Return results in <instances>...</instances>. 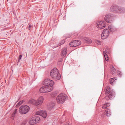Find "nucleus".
I'll return each instance as SVG.
<instances>
[{
    "instance_id": "nucleus-32",
    "label": "nucleus",
    "mask_w": 125,
    "mask_h": 125,
    "mask_svg": "<svg viewBox=\"0 0 125 125\" xmlns=\"http://www.w3.org/2000/svg\"><path fill=\"white\" fill-rule=\"evenodd\" d=\"M14 114H12L11 117V118L12 119H14Z\"/></svg>"
},
{
    "instance_id": "nucleus-33",
    "label": "nucleus",
    "mask_w": 125,
    "mask_h": 125,
    "mask_svg": "<svg viewBox=\"0 0 125 125\" xmlns=\"http://www.w3.org/2000/svg\"><path fill=\"white\" fill-rule=\"evenodd\" d=\"M107 107V106H106L105 104H104V105L103 106H102V108L103 109H105Z\"/></svg>"
},
{
    "instance_id": "nucleus-30",
    "label": "nucleus",
    "mask_w": 125,
    "mask_h": 125,
    "mask_svg": "<svg viewBox=\"0 0 125 125\" xmlns=\"http://www.w3.org/2000/svg\"><path fill=\"white\" fill-rule=\"evenodd\" d=\"M105 104L106 106H107V107H108L110 105V103H105Z\"/></svg>"
},
{
    "instance_id": "nucleus-29",
    "label": "nucleus",
    "mask_w": 125,
    "mask_h": 125,
    "mask_svg": "<svg viewBox=\"0 0 125 125\" xmlns=\"http://www.w3.org/2000/svg\"><path fill=\"white\" fill-rule=\"evenodd\" d=\"M95 42L98 45L100 44L101 43V42L97 40Z\"/></svg>"
},
{
    "instance_id": "nucleus-21",
    "label": "nucleus",
    "mask_w": 125,
    "mask_h": 125,
    "mask_svg": "<svg viewBox=\"0 0 125 125\" xmlns=\"http://www.w3.org/2000/svg\"><path fill=\"white\" fill-rule=\"evenodd\" d=\"M63 60V59L62 58H60L58 60L57 62V65L58 66H60L62 65Z\"/></svg>"
},
{
    "instance_id": "nucleus-12",
    "label": "nucleus",
    "mask_w": 125,
    "mask_h": 125,
    "mask_svg": "<svg viewBox=\"0 0 125 125\" xmlns=\"http://www.w3.org/2000/svg\"><path fill=\"white\" fill-rule=\"evenodd\" d=\"M106 25L105 22L104 21H101L97 23V28L102 29L104 28Z\"/></svg>"
},
{
    "instance_id": "nucleus-23",
    "label": "nucleus",
    "mask_w": 125,
    "mask_h": 125,
    "mask_svg": "<svg viewBox=\"0 0 125 125\" xmlns=\"http://www.w3.org/2000/svg\"><path fill=\"white\" fill-rule=\"evenodd\" d=\"M104 55L106 60L107 61H108L109 60L108 57V56L107 54L105 53V51L103 52Z\"/></svg>"
},
{
    "instance_id": "nucleus-7",
    "label": "nucleus",
    "mask_w": 125,
    "mask_h": 125,
    "mask_svg": "<svg viewBox=\"0 0 125 125\" xmlns=\"http://www.w3.org/2000/svg\"><path fill=\"white\" fill-rule=\"evenodd\" d=\"M43 98L42 96H41L37 100H32L31 101L32 104L35 105H39L41 104L43 101Z\"/></svg>"
},
{
    "instance_id": "nucleus-28",
    "label": "nucleus",
    "mask_w": 125,
    "mask_h": 125,
    "mask_svg": "<svg viewBox=\"0 0 125 125\" xmlns=\"http://www.w3.org/2000/svg\"><path fill=\"white\" fill-rule=\"evenodd\" d=\"M111 70H115V69L114 67L113 66L111 65L110 66Z\"/></svg>"
},
{
    "instance_id": "nucleus-6",
    "label": "nucleus",
    "mask_w": 125,
    "mask_h": 125,
    "mask_svg": "<svg viewBox=\"0 0 125 125\" xmlns=\"http://www.w3.org/2000/svg\"><path fill=\"white\" fill-rule=\"evenodd\" d=\"M114 18V15L111 13H108L104 17L105 21L108 23H111L113 22Z\"/></svg>"
},
{
    "instance_id": "nucleus-4",
    "label": "nucleus",
    "mask_w": 125,
    "mask_h": 125,
    "mask_svg": "<svg viewBox=\"0 0 125 125\" xmlns=\"http://www.w3.org/2000/svg\"><path fill=\"white\" fill-rule=\"evenodd\" d=\"M105 93L106 94H109L108 97L109 99H111L114 97L115 92L113 90H111L109 86H108L107 87L105 91Z\"/></svg>"
},
{
    "instance_id": "nucleus-18",
    "label": "nucleus",
    "mask_w": 125,
    "mask_h": 125,
    "mask_svg": "<svg viewBox=\"0 0 125 125\" xmlns=\"http://www.w3.org/2000/svg\"><path fill=\"white\" fill-rule=\"evenodd\" d=\"M125 12V8L121 7H119L117 13H121Z\"/></svg>"
},
{
    "instance_id": "nucleus-22",
    "label": "nucleus",
    "mask_w": 125,
    "mask_h": 125,
    "mask_svg": "<svg viewBox=\"0 0 125 125\" xmlns=\"http://www.w3.org/2000/svg\"><path fill=\"white\" fill-rule=\"evenodd\" d=\"M55 105V103L53 102H51L49 104V108L50 109L53 108Z\"/></svg>"
},
{
    "instance_id": "nucleus-19",
    "label": "nucleus",
    "mask_w": 125,
    "mask_h": 125,
    "mask_svg": "<svg viewBox=\"0 0 125 125\" xmlns=\"http://www.w3.org/2000/svg\"><path fill=\"white\" fill-rule=\"evenodd\" d=\"M116 80V77H115L111 78L109 80V83L111 85H113L115 83V81Z\"/></svg>"
},
{
    "instance_id": "nucleus-11",
    "label": "nucleus",
    "mask_w": 125,
    "mask_h": 125,
    "mask_svg": "<svg viewBox=\"0 0 125 125\" xmlns=\"http://www.w3.org/2000/svg\"><path fill=\"white\" fill-rule=\"evenodd\" d=\"M40 120V117L38 116H34L32 117L29 123L30 125H34L37 123Z\"/></svg>"
},
{
    "instance_id": "nucleus-36",
    "label": "nucleus",
    "mask_w": 125,
    "mask_h": 125,
    "mask_svg": "<svg viewBox=\"0 0 125 125\" xmlns=\"http://www.w3.org/2000/svg\"><path fill=\"white\" fill-rule=\"evenodd\" d=\"M105 52L109 54L110 53V52L109 51H107V50H105Z\"/></svg>"
},
{
    "instance_id": "nucleus-37",
    "label": "nucleus",
    "mask_w": 125,
    "mask_h": 125,
    "mask_svg": "<svg viewBox=\"0 0 125 125\" xmlns=\"http://www.w3.org/2000/svg\"><path fill=\"white\" fill-rule=\"evenodd\" d=\"M16 113V111H14L13 114H14V115Z\"/></svg>"
},
{
    "instance_id": "nucleus-3",
    "label": "nucleus",
    "mask_w": 125,
    "mask_h": 125,
    "mask_svg": "<svg viewBox=\"0 0 125 125\" xmlns=\"http://www.w3.org/2000/svg\"><path fill=\"white\" fill-rule=\"evenodd\" d=\"M30 108L26 105H22L20 106L19 108L20 113L21 114H24L27 113L29 111Z\"/></svg>"
},
{
    "instance_id": "nucleus-34",
    "label": "nucleus",
    "mask_w": 125,
    "mask_h": 125,
    "mask_svg": "<svg viewBox=\"0 0 125 125\" xmlns=\"http://www.w3.org/2000/svg\"><path fill=\"white\" fill-rule=\"evenodd\" d=\"M111 71V73L113 75V74H114V73L115 72V73L116 72V71Z\"/></svg>"
},
{
    "instance_id": "nucleus-25",
    "label": "nucleus",
    "mask_w": 125,
    "mask_h": 125,
    "mask_svg": "<svg viewBox=\"0 0 125 125\" xmlns=\"http://www.w3.org/2000/svg\"><path fill=\"white\" fill-rule=\"evenodd\" d=\"M116 73L119 76L121 77V76L122 75V73L120 71H117Z\"/></svg>"
},
{
    "instance_id": "nucleus-38",
    "label": "nucleus",
    "mask_w": 125,
    "mask_h": 125,
    "mask_svg": "<svg viewBox=\"0 0 125 125\" xmlns=\"http://www.w3.org/2000/svg\"><path fill=\"white\" fill-rule=\"evenodd\" d=\"M17 110V109H16L14 111H16V112Z\"/></svg>"
},
{
    "instance_id": "nucleus-13",
    "label": "nucleus",
    "mask_w": 125,
    "mask_h": 125,
    "mask_svg": "<svg viewBox=\"0 0 125 125\" xmlns=\"http://www.w3.org/2000/svg\"><path fill=\"white\" fill-rule=\"evenodd\" d=\"M36 114L40 115L44 118L46 117L47 115L46 112L44 110L39 111L36 113Z\"/></svg>"
},
{
    "instance_id": "nucleus-27",
    "label": "nucleus",
    "mask_w": 125,
    "mask_h": 125,
    "mask_svg": "<svg viewBox=\"0 0 125 125\" xmlns=\"http://www.w3.org/2000/svg\"><path fill=\"white\" fill-rule=\"evenodd\" d=\"M22 101H21L19 103H18L16 105V107H17L19 106L21 104H22Z\"/></svg>"
},
{
    "instance_id": "nucleus-26",
    "label": "nucleus",
    "mask_w": 125,
    "mask_h": 125,
    "mask_svg": "<svg viewBox=\"0 0 125 125\" xmlns=\"http://www.w3.org/2000/svg\"><path fill=\"white\" fill-rule=\"evenodd\" d=\"M59 68V67H58L57 68L54 67L51 70H61V69H60Z\"/></svg>"
},
{
    "instance_id": "nucleus-5",
    "label": "nucleus",
    "mask_w": 125,
    "mask_h": 125,
    "mask_svg": "<svg viewBox=\"0 0 125 125\" xmlns=\"http://www.w3.org/2000/svg\"><path fill=\"white\" fill-rule=\"evenodd\" d=\"M54 83V82L52 80L49 79H47L45 80L43 83V84L44 85L48 86L49 88H50L51 87L52 88V90L53 88L52 86Z\"/></svg>"
},
{
    "instance_id": "nucleus-9",
    "label": "nucleus",
    "mask_w": 125,
    "mask_h": 125,
    "mask_svg": "<svg viewBox=\"0 0 125 125\" xmlns=\"http://www.w3.org/2000/svg\"><path fill=\"white\" fill-rule=\"evenodd\" d=\"M109 34V31L108 30L106 29H104L102 34L101 37L102 39H104L106 38Z\"/></svg>"
},
{
    "instance_id": "nucleus-20",
    "label": "nucleus",
    "mask_w": 125,
    "mask_h": 125,
    "mask_svg": "<svg viewBox=\"0 0 125 125\" xmlns=\"http://www.w3.org/2000/svg\"><path fill=\"white\" fill-rule=\"evenodd\" d=\"M105 112H106V115L107 116L109 117L111 115V113L110 112V110L108 108H106V109Z\"/></svg>"
},
{
    "instance_id": "nucleus-14",
    "label": "nucleus",
    "mask_w": 125,
    "mask_h": 125,
    "mask_svg": "<svg viewBox=\"0 0 125 125\" xmlns=\"http://www.w3.org/2000/svg\"><path fill=\"white\" fill-rule=\"evenodd\" d=\"M119 7L116 5H113L110 7V10L111 12L117 13Z\"/></svg>"
},
{
    "instance_id": "nucleus-15",
    "label": "nucleus",
    "mask_w": 125,
    "mask_h": 125,
    "mask_svg": "<svg viewBox=\"0 0 125 125\" xmlns=\"http://www.w3.org/2000/svg\"><path fill=\"white\" fill-rule=\"evenodd\" d=\"M108 28L110 31L112 32L115 31L116 30V28L114 26L112 25H109L108 27Z\"/></svg>"
},
{
    "instance_id": "nucleus-10",
    "label": "nucleus",
    "mask_w": 125,
    "mask_h": 125,
    "mask_svg": "<svg viewBox=\"0 0 125 125\" xmlns=\"http://www.w3.org/2000/svg\"><path fill=\"white\" fill-rule=\"evenodd\" d=\"M81 44V42L80 41L74 40H73L69 43V45L71 47H76Z\"/></svg>"
},
{
    "instance_id": "nucleus-31",
    "label": "nucleus",
    "mask_w": 125,
    "mask_h": 125,
    "mask_svg": "<svg viewBox=\"0 0 125 125\" xmlns=\"http://www.w3.org/2000/svg\"><path fill=\"white\" fill-rule=\"evenodd\" d=\"M22 57V55H20L18 59V61H19L21 59Z\"/></svg>"
},
{
    "instance_id": "nucleus-8",
    "label": "nucleus",
    "mask_w": 125,
    "mask_h": 125,
    "mask_svg": "<svg viewBox=\"0 0 125 125\" xmlns=\"http://www.w3.org/2000/svg\"><path fill=\"white\" fill-rule=\"evenodd\" d=\"M50 87V88H49L48 86L44 85L40 88L39 91L41 93H43L50 92L52 90V87Z\"/></svg>"
},
{
    "instance_id": "nucleus-2",
    "label": "nucleus",
    "mask_w": 125,
    "mask_h": 125,
    "mask_svg": "<svg viewBox=\"0 0 125 125\" xmlns=\"http://www.w3.org/2000/svg\"><path fill=\"white\" fill-rule=\"evenodd\" d=\"M50 75L52 78L55 80H60L61 77L58 71H51Z\"/></svg>"
},
{
    "instance_id": "nucleus-35",
    "label": "nucleus",
    "mask_w": 125,
    "mask_h": 125,
    "mask_svg": "<svg viewBox=\"0 0 125 125\" xmlns=\"http://www.w3.org/2000/svg\"><path fill=\"white\" fill-rule=\"evenodd\" d=\"M29 26L28 27V29L29 30H30V29H31V25L29 24Z\"/></svg>"
},
{
    "instance_id": "nucleus-17",
    "label": "nucleus",
    "mask_w": 125,
    "mask_h": 125,
    "mask_svg": "<svg viewBox=\"0 0 125 125\" xmlns=\"http://www.w3.org/2000/svg\"><path fill=\"white\" fill-rule=\"evenodd\" d=\"M84 42L87 43H91L92 42L91 40L88 38L84 37L83 39Z\"/></svg>"
},
{
    "instance_id": "nucleus-24",
    "label": "nucleus",
    "mask_w": 125,
    "mask_h": 125,
    "mask_svg": "<svg viewBox=\"0 0 125 125\" xmlns=\"http://www.w3.org/2000/svg\"><path fill=\"white\" fill-rule=\"evenodd\" d=\"M65 42V41L64 40H63L61 41L60 43L58 44V46H60V45H62Z\"/></svg>"
},
{
    "instance_id": "nucleus-1",
    "label": "nucleus",
    "mask_w": 125,
    "mask_h": 125,
    "mask_svg": "<svg viewBox=\"0 0 125 125\" xmlns=\"http://www.w3.org/2000/svg\"><path fill=\"white\" fill-rule=\"evenodd\" d=\"M66 95L63 93H61L56 98V101L59 104H62L67 98Z\"/></svg>"
},
{
    "instance_id": "nucleus-16",
    "label": "nucleus",
    "mask_w": 125,
    "mask_h": 125,
    "mask_svg": "<svg viewBox=\"0 0 125 125\" xmlns=\"http://www.w3.org/2000/svg\"><path fill=\"white\" fill-rule=\"evenodd\" d=\"M67 49L66 47L63 48L61 52L62 56L64 57L67 54Z\"/></svg>"
}]
</instances>
